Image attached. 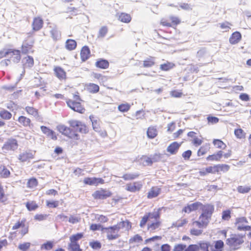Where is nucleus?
Instances as JSON below:
<instances>
[{
	"instance_id": "1",
	"label": "nucleus",
	"mask_w": 251,
	"mask_h": 251,
	"mask_svg": "<svg viewBox=\"0 0 251 251\" xmlns=\"http://www.w3.org/2000/svg\"><path fill=\"white\" fill-rule=\"evenodd\" d=\"M245 237V234H232L230 237L226 239V244L229 247L230 251L237 250L244 243Z\"/></svg>"
},
{
	"instance_id": "2",
	"label": "nucleus",
	"mask_w": 251,
	"mask_h": 251,
	"mask_svg": "<svg viewBox=\"0 0 251 251\" xmlns=\"http://www.w3.org/2000/svg\"><path fill=\"white\" fill-rule=\"evenodd\" d=\"M70 126L75 130L74 131L76 132H79L82 134H86L89 132L88 127L86 125L81 121L71 120L68 122Z\"/></svg>"
},
{
	"instance_id": "3",
	"label": "nucleus",
	"mask_w": 251,
	"mask_h": 251,
	"mask_svg": "<svg viewBox=\"0 0 251 251\" xmlns=\"http://www.w3.org/2000/svg\"><path fill=\"white\" fill-rule=\"evenodd\" d=\"M57 129L62 134L70 139L75 140H78L79 139V136L77 133L74 132L72 129L65 125H59L57 126Z\"/></svg>"
},
{
	"instance_id": "4",
	"label": "nucleus",
	"mask_w": 251,
	"mask_h": 251,
	"mask_svg": "<svg viewBox=\"0 0 251 251\" xmlns=\"http://www.w3.org/2000/svg\"><path fill=\"white\" fill-rule=\"evenodd\" d=\"M102 231L105 232L107 233V238L109 240H112L118 238L119 236L118 234V227L116 225L110 226L107 227H102Z\"/></svg>"
},
{
	"instance_id": "5",
	"label": "nucleus",
	"mask_w": 251,
	"mask_h": 251,
	"mask_svg": "<svg viewBox=\"0 0 251 251\" xmlns=\"http://www.w3.org/2000/svg\"><path fill=\"white\" fill-rule=\"evenodd\" d=\"M244 223H248V221L246 217H242L237 218L236 220L235 225L237 229L239 231H250L251 230V226H245Z\"/></svg>"
},
{
	"instance_id": "6",
	"label": "nucleus",
	"mask_w": 251,
	"mask_h": 251,
	"mask_svg": "<svg viewBox=\"0 0 251 251\" xmlns=\"http://www.w3.org/2000/svg\"><path fill=\"white\" fill-rule=\"evenodd\" d=\"M18 141L16 139L10 138L7 140L2 147V149L4 151H14L18 149Z\"/></svg>"
},
{
	"instance_id": "7",
	"label": "nucleus",
	"mask_w": 251,
	"mask_h": 251,
	"mask_svg": "<svg viewBox=\"0 0 251 251\" xmlns=\"http://www.w3.org/2000/svg\"><path fill=\"white\" fill-rule=\"evenodd\" d=\"M112 193L109 190L101 189L100 190L96 191L93 194V197L95 199L104 200L111 197Z\"/></svg>"
},
{
	"instance_id": "8",
	"label": "nucleus",
	"mask_w": 251,
	"mask_h": 251,
	"mask_svg": "<svg viewBox=\"0 0 251 251\" xmlns=\"http://www.w3.org/2000/svg\"><path fill=\"white\" fill-rule=\"evenodd\" d=\"M67 103L68 106L74 111L80 113H83L85 111V109L82 106L79 102L69 100Z\"/></svg>"
},
{
	"instance_id": "9",
	"label": "nucleus",
	"mask_w": 251,
	"mask_h": 251,
	"mask_svg": "<svg viewBox=\"0 0 251 251\" xmlns=\"http://www.w3.org/2000/svg\"><path fill=\"white\" fill-rule=\"evenodd\" d=\"M83 182L86 185L97 186L99 184L104 183V181L101 178L85 177L83 180Z\"/></svg>"
},
{
	"instance_id": "10",
	"label": "nucleus",
	"mask_w": 251,
	"mask_h": 251,
	"mask_svg": "<svg viewBox=\"0 0 251 251\" xmlns=\"http://www.w3.org/2000/svg\"><path fill=\"white\" fill-rule=\"evenodd\" d=\"M201 205L202 203L201 202L197 201L193 203L188 204L186 206H185L183 208L182 211L185 213H189L192 211H196L199 208H200Z\"/></svg>"
},
{
	"instance_id": "11",
	"label": "nucleus",
	"mask_w": 251,
	"mask_h": 251,
	"mask_svg": "<svg viewBox=\"0 0 251 251\" xmlns=\"http://www.w3.org/2000/svg\"><path fill=\"white\" fill-rule=\"evenodd\" d=\"M200 209L202 210V214H204V215L212 217L214 211V206L213 205L210 204L205 205L202 204Z\"/></svg>"
},
{
	"instance_id": "12",
	"label": "nucleus",
	"mask_w": 251,
	"mask_h": 251,
	"mask_svg": "<svg viewBox=\"0 0 251 251\" xmlns=\"http://www.w3.org/2000/svg\"><path fill=\"white\" fill-rule=\"evenodd\" d=\"M40 128L42 132L46 134L48 137H50L54 140H57V136L53 130L44 126H41Z\"/></svg>"
},
{
	"instance_id": "13",
	"label": "nucleus",
	"mask_w": 251,
	"mask_h": 251,
	"mask_svg": "<svg viewBox=\"0 0 251 251\" xmlns=\"http://www.w3.org/2000/svg\"><path fill=\"white\" fill-rule=\"evenodd\" d=\"M181 146L180 143L175 141L171 143L167 148V151L170 153L171 154H176L179 147Z\"/></svg>"
},
{
	"instance_id": "14",
	"label": "nucleus",
	"mask_w": 251,
	"mask_h": 251,
	"mask_svg": "<svg viewBox=\"0 0 251 251\" xmlns=\"http://www.w3.org/2000/svg\"><path fill=\"white\" fill-rule=\"evenodd\" d=\"M242 35L240 32L235 31L233 32L229 38V42L232 45L237 44L241 40Z\"/></svg>"
},
{
	"instance_id": "15",
	"label": "nucleus",
	"mask_w": 251,
	"mask_h": 251,
	"mask_svg": "<svg viewBox=\"0 0 251 251\" xmlns=\"http://www.w3.org/2000/svg\"><path fill=\"white\" fill-rule=\"evenodd\" d=\"M90 50L89 47L87 46H85L82 47L81 52L80 56L82 61H85L90 57Z\"/></svg>"
},
{
	"instance_id": "16",
	"label": "nucleus",
	"mask_w": 251,
	"mask_h": 251,
	"mask_svg": "<svg viewBox=\"0 0 251 251\" xmlns=\"http://www.w3.org/2000/svg\"><path fill=\"white\" fill-rule=\"evenodd\" d=\"M43 21L42 19L39 17L35 18L32 23L33 29L35 31L40 30L43 26Z\"/></svg>"
},
{
	"instance_id": "17",
	"label": "nucleus",
	"mask_w": 251,
	"mask_h": 251,
	"mask_svg": "<svg viewBox=\"0 0 251 251\" xmlns=\"http://www.w3.org/2000/svg\"><path fill=\"white\" fill-rule=\"evenodd\" d=\"M33 158V154L30 152L25 151L19 155L18 159L21 162H24Z\"/></svg>"
},
{
	"instance_id": "18",
	"label": "nucleus",
	"mask_w": 251,
	"mask_h": 251,
	"mask_svg": "<svg viewBox=\"0 0 251 251\" xmlns=\"http://www.w3.org/2000/svg\"><path fill=\"white\" fill-rule=\"evenodd\" d=\"M223 155V151H219L217 153H215L212 155H209L206 157V160L207 161H220L221 158Z\"/></svg>"
},
{
	"instance_id": "19",
	"label": "nucleus",
	"mask_w": 251,
	"mask_h": 251,
	"mask_svg": "<svg viewBox=\"0 0 251 251\" xmlns=\"http://www.w3.org/2000/svg\"><path fill=\"white\" fill-rule=\"evenodd\" d=\"M198 247V251H211L210 248L211 245L207 242H201L197 244Z\"/></svg>"
},
{
	"instance_id": "20",
	"label": "nucleus",
	"mask_w": 251,
	"mask_h": 251,
	"mask_svg": "<svg viewBox=\"0 0 251 251\" xmlns=\"http://www.w3.org/2000/svg\"><path fill=\"white\" fill-rule=\"evenodd\" d=\"M224 246V242L220 240L215 242L214 246L211 245L210 249L211 251H222Z\"/></svg>"
},
{
	"instance_id": "21",
	"label": "nucleus",
	"mask_w": 251,
	"mask_h": 251,
	"mask_svg": "<svg viewBox=\"0 0 251 251\" xmlns=\"http://www.w3.org/2000/svg\"><path fill=\"white\" fill-rule=\"evenodd\" d=\"M24 68L25 67L31 68L34 65V60L32 56L27 55L23 59Z\"/></svg>"
},
{
	"instance_id": "22",
	"label": "nucleus",
	"mask_w": 251,
	"mask_h": 251,
	"mask_svg": "<svg viewBox=\"0 0 251 251\" xmlns=\"http://www.w3.org/2000/svg\"><path fill=\"white\" fill-rule=\"evenodd\" d=\"M142 187V185L138 182H134L133 184H128L126 185V190L128 191L135 192L139 191Z\"/></svg>"
},
{
	"instance_id": "23",
	"label": "nucleus",
	"mask_w": 251,
	"mask_h": 251,
	"mask_svg": "<svg viewBox=\"0 0 251 251\" xmlns=\"http://www.w3.org/2000/svg\"><path fill=\"white\" fill-rule=\"evenodd\" d=\"M20 50H18L12 49V52L10 55L13 58L12 60L14 63H18L21 58Z\"/></svg>"
},
{
	"instance_id": "24",
	"label": "nucleus",
	"mask_w": 251,
	"mask_h": 251,
	"mask_svg": "<svg viewBox=\"0 0 251 251\" xmlns=\"http://www.w3.org/2000/svg\"><path fill=\"white\" fill-rule=\"evenodd\" d=\"M108 61L104 59H100L96 62V66L98 68L105 69L109 67Z\"/></svg>"
},
{
	"instance_id": "25",
	"label": "nucleus",
	"mask_w": 251,
	"mask_h": 251,
	"mask_svg": "<svg viewBox=\"0 0 251 251\" xmlns=\"http://www.w3.org/2000/svg\"><path fill=\"white\" fill-rule=\"evenodd\" d=\"M161 192V189L158 187H152L148 193V198L152 199L156 197Z\"/></svg>"
},
{
	"instance_id": "26",
	"label": "nucleus",
	"mask_w": 251,
	"mask_h": 251,
	"mask_svg": "<svg viewBox=\"0 0 251 251\" xmlns=\"http://www.w3.org/2000/svg\"><path fill=\"white\" fill-rule=\"evenodd\" d=\"M155 57L150 56L143 61V67L150 68L155 64Z\"/></svg>"
},
{
	"instance_id": "27",
	"label": "nucleus",
	"mask_w": 251,
	"mask_h": 251,
	"mask_svg": "<svg viewBox=\"0 0 251 251\" xmlns=\"http://www.w3.org/2000/svg\"><path fill=\"white\" fill-rule=\"evenodd\" d=\"M54 71L56 76L60 79L65 78L66 73L62 68L56 67L54 68Z\"/></svg>"
},
{
	"instance_id": "28",
	"label": "nucleus",
	"mask_w": 251,
	"mask_h": 251,
	"mask_svg": "<svg viewBox=\"0 0 251 251\" xmlns=\"http://www.w3.org/2000/svg\"><path fill=\"white\" fill-rule=\"evenodd\" d=\"M65 47L68 50H74L76 48V42L73 39H67L66 41Z\"/></svg>"
},
{
	"instance_id": "29",
	"label": "nucleus",
	"mask_w": 251,
	"mask_h": 251,
	"mask_svg": "<svg viewBox=\"0 0 251 251\" xmlns=\"http://www.w3.org/2000/svg\"><path fill=\"white\" fill-rule=\"evenodd\" d=\"M118 19L122 22L128 23L130 22L131 18L129 14L125 13H122L119 16Z\"/></svg>"
},
{
	"instance_id": "30",
	"label": "nucleus",
	"mask_w": 251,
	"mask_h": 251,
	"mask_svg": "<svg viewBox=\"0 0 251 251\" xmlns=\"http://www.w3.org/2000/svg\"><path fill=\"white\" fill-rule=\"evenodd\" d=\"M116 226L118 227L119 230L122 228H125V230H128L131 227L130 223L127 220L125 221H122L116 225Z\"/></svg>"
},
{
	"instance_id": "31",
	"label": "nucleus",
	"mask_w": 251,
	"mask_h": 251,
	"mask_svg": "<svg viewBox=\"0 0 251 251\" xmlns=\"http://www.w3.org/2000/svg\"><path fill=\"white\" fill-rule=\"evenodd\" d=\"M147 134L149 138L153 139L157 135V130L153 127H149L147 130Z\"/></svg>"
},
{
	"instance_id": "32",
	"label": "nucleus",
	"mask_w": 251,
	"mask_h": 251,
	"mask_svg": "<svg viewBox=\"0 0 251 251\" xmlns=\"http://www.w3.org/2000/svg\"><path fill=\"white\" fill-rule=\"evenodd\" d=\"M19 122L22 124L24 126H30L31 121L29 118L24 116H21L18 118Z\"/></svg>"
},
{
	"instance_id": "33",
	"label": "nucleus",
	"mask_w": 251,
	"mask_h": 251,
	"mask_svg": "<svg viewBox=\"0 0 251 251\" xmlns=\"http://www.w3.org/2000/svg\"><path fill=\"white\" fill-rule=\"evenodd\" d=\"M139 176L138 173H127L126 174L122 177L125 180H131L137 178Z\"/></svg>"
},
{
	"instance_id": "34",
	"label": "nucleus",
	"mask_w": 251,
	"mask_h": 251,
	"mask_svg": "<svg viewBox=\"0 0 251 251\" xmlns=\"http://www.w3.org/2000/svg\"><path fill=\"white\" fill-rule=\"evenodd\" d=\"M10 175V172L5 166L1 165L0 166V175L3 178H7L9 177Z\"/></svg>"
},
{
	"instance_id": "35",
	"label": "nucleus",
	"mask_w": 251,
	"mask_h": 251,
	"mask_svg": "<svg viewBox=\"0 0 251 251\" xmlns=\"http://www.w3.org/2000/svg\"><path fill=\"white\" fill-rule=\"evenodd\" d=\"M87 90L91 93H96L99 92L100 87L99 86L94 83H90L87 86Z\"/></svg>"
},
{
	"instance_id": "36",
	"label": "nucleus",
	"mask_w": 251,
	"mask_h": 251,
	"mask_svg": "<svg viewBox=\"0 0 251 251\" xmlns=\"http://www.w3.org/2000/svg\"><path fill=\"white\" fill-rule=\"evenodd\" d=\"M83 237V233H77L72 235L70 237V242L75 243H78L77 241Z\"/></svg>"
},
{
	"instance_id": "37",
	"label": "nucleus",
	"mask_w": 251,
	"mask_h": 251,
	"mask_svg": "<svg viewBox=\"0 0 251 251\" xmlns=\"http://www.w3.org/2000/svg\"><path fill=\"white\" fill-rule=\"evenodd\" d=\"M32 49V45L25 42L22 46V52L23 54H27Z\"/></svg>"
},
{
	"instance_id": "38",
	"label": "nucleus",
	"mask_w": 251,
	"mask_h": 251,
	"mask_svg": "<svg viewBox=\"0 0 251 251\" xmlns=\"http://www.w3.org/2000/svg\"><path fill=\"white\" fill-rule=\"evenodd\" d=\"M68 249L70 251H81L78 243L71 242L69 244Z\"/></svg>"
},
{
	"instance_id": "39",
	"label": "nucleus",
	"mask_w": 251,
	"mask_h": 251,
	"mask_svg": "<svg viewBox=\"0 0 251 251\" xmlns=\"http://www.w3.org/2000/svg\"><path fill=\"white\" fill-rule=\"evenodd\" d=\"M25 110L28 114L33 115L34 117H37L38 116V110L33 107L26 106Z\"/></svg>"
},
{
	"instance_id": "40",
	"label": "nucleus",
	"mask_w": 251,
	"mask_h": 251,
	"mask_svg": "<svg viewBox=\"0 0 251 251\" xmlns=\"http://www.w3.org/2000/svg\"><path fill=\"white\" fill-rule=\"evenodd\" d=\"M213 143L217 148L225 149L226 147V144L220 139H214Z\"/></svg>"
},
{
	"instance_id": "41",
	"label": "nucleus",
	"mask_w": 251,
	"mask_h": 251,
	"mask_svg": "<svg viewBox=\"0 0 251 251\" xmlns=\"http://www.w3.org/2000/svg\"><path fill=\"white\" fill-rule=\"evenodd\" d=\"M50 33L53 40L56 41L60 37V32L56 28L52 29Z\"/></svg>"
},
{
	"instance_id": "42",
	"label": "nucleus",
	"mask_w": 251,
	"mask_h": 251,
	"mask_svg": "<svg viewBox=\"0 0 251 251\" xmlns=\"http://www.w3.org/2000/svg\"><path fill=\"white\" fill-rule=\"evenodd\" d=\"M211 219V217L201 213L199 217V220H201L202 224H206L207 226Z\"/></svg>"
},
{
	"instance_id": "43",
	"label": "nucleus",
	"mask_w": 251,
	"mask_h": 251,
	"mask_svg": "<svg viewBox=\"0 0 251 251\" xmlns=\"http://www.w3.org/2000/svg\"><path fill=\"white\" fill-rule=\"evenodd\" d=\"M169 5L171 6H175L178 9H179L178 7H180L182 9L186 10H191L192 9V5L186 3H181L180 4H179V6L174 5L173 4H169Z\"/></svg>"
},
{
	"instance_id": "44",
	"label": "nucleus",
	"mask_w": 251,
	"mask_h": 251,
	"mask_svg": "<svg viewBox=\"0 0 251 251\" xmlns=\"http://www.w3.org/2000/svg\"><path fill=\"white\" fill-rule=\"evenodd\" d=\"M0 117L5 120H9L12 117V114L9 111L6 110H3L0 111Z\"/></svg>"
},
{
	"instance_id": "45",
	"label": "nucleus",
	"mask_w": 251,
	"mask_h": 251,
	"mask_svg": "<svg viewBox=\"0 0 251 251\" xmlns=\"http://www.w3.org/2000/svg\"><path fill=\"white\" fill-rule=\"evenodd\" d=\"M174 66V64L168 62L166 63L161 64L160 66V69L162 71H167L172 69Z\"/></svg>"
},
{
	"instance_id": "46",
	"label": "nucleus",
	"mask_w": 251,
	"mask_h": 251,
	"mask_svg": "<svg viewBox=\"0 0 251 251\" xmlns=\"http://www.w3.org/2000/svg\"><path fill=\"white\" fill-rule=\"evenodd\" d=\"M53 242L50 241H47L44 243L41 246V250H45L47 251L50 250L53 248Z\"/></svg>"
},
{
	"instance_id": "47",
	"label": "nucleus",
	"mask_w": 251,
	"mask_h": 251,
	"mask_svg": "<svg viewBox=\"0 0 251 251\" xmlns=\"http://www.w3.org/2000/svg\"><path fill=\"white\" fill-rule=\"evenodd\" d=\"M218 173L220 172H226L229 169V166L226 164H218L216 165Z\"/></svg>"
},
{
	"instance_id": "48",
	"label": "nucleus",
	"mask_w": 251,
	"mask_h": 251,
	"mask_svg": "<svg viewBox=\"0 0 251 251\" xmlns=\"http://www.w3.org/2000/svg\"><path fill=\"white\" fill-rule=\"evenodd\" d=\"M108 32V28L106 26H102L99 30L98 37L103 38Z\"/></svg>"
},
{
	"instance_id": "49",
	"label": "nucleus",
	"mask_w": 251,
	"mask_h": 251,
	"mask_svg": "<svg viewBox=\"0 0 251 251\" xmlns=\"http://www.w3.org/2000/svg\"><path fill=\"white\" fill-rule=\"evenodd\" d=\"M38 184V181L36 178L32 177L30 178L27 183V186L29 188H33L35 187Z\"/></svg>"
},
{
	"instance_id": "50",
	"label": "nucleus",
	"mask_w": 251,
	"mask_h": 251,
	"mask_svg": "<svg viewBox=\"0 0 251 251\" xmlns=\"http://www.w3.org/2000/svg\"><path fill=\"white\" fill-rule=\"evenodd\" d=\"M26 207L29 211H33L38 207V205L34 201L27 202Z\"/></svg>"
},
{
	"instance_id": "51",
	"label": "nucleus",
	"mask_w": 251,
	"mask_h": 251,
	"mask_svg": "<svg viewBox=\"0 0 251 251\" xmlns=\"http://www.w3.org/2000/svg\"><path fill=\"white\" fill-rule=\"evenodd\" d=\"M251 190V187L250 186H239L237 187L238 192L242 194L247 193L249 192Z\"/></svg>"
},
{
	"instance_id": "52",
	"label": "nucleus",
	"mask_w": 251,
	"mask_h": 251,
	"mask_svg": "<svg viewBox=\"0 0 251 251\" xmlns=\"http://www.w3.org/2000/svg\"><path fill=\"white\" fill-rule=\"evenodd\" d=\"M147 216L148 217L149 219H154L157 220L159 218L160 213L159 210L156 211H154L153 212H149L146 214Z\"/></svg>"
},
{
	"instance_id": "53",
	"label": "nucleus",
	"mask_w": 251,
	"mask_h": 251,
	"mask_svg": "<svg viewBox=\"0 0 251 251\" xmlns=\"http://www.w3.org/2000/svg\"><path fill=\"white\" fill-rule=\"evenodd\" d=\"M130 105L128 103L121 104L118 106V110L122 112H126L129 110Z\"/></svg>"
},
{
	"instance_id": "54",
	"label": "nucleus",
	"mask_w": 251,
	"mask_h": 251,
	"mask_svg": "<svg viewBox=\"0 0 251 251\" xmlns=\"http://www.w3.org/2000/svg\"><path fill=\"white\" fill-rule=\"evenodd\" d=\"M90 246L94 250H98L101 248V243L98 241H93L90 242Z\"/></svg>"
},
{
	"instance_id": "55",
	"label": "nucleus",
	"mask_w": 251,
	"mask_h": 251,
	"mask_svg": "<svg viewBox=\"0 0 251 251\" xmlns=\"http://www.w3.org/2000/svg\"><path fill=\"white\" fill-rule=\"evenodd\" d=\"M12 49H4L0 51V59L4 57H6L8 55H10L11 54Z\"/></svg>"
},
{
	"instance_id": "56",
	"label": "nucleus",
	"mask_w": 251,
	"mask_h": 251,
	"mask_svg": "<svg viewBox=\"0 0 251 251\" xmlns=\"http://www.w3.org/2000/svg\"><path fill=\"white\" fill-rule=\"evenodd\" d=\"M59 205L58 201H47L46 205L50 208H56Z\"/></svg>"
},
{
	"instance_id": "57",
	"label": "nucleus",
	"mask_w": 251,
	"mask_h": 251,
	"mask_svg": "<svg viewBox=\"0 0 251 251\" xmlns=\"http://www.w3.org/2000/svg\"><path fill=\"white\" fill-rule=\"evenodd\" d=\"M143 240L142 237L139 234L135 235L133 237L129 239V243H139Z\"/></svg>"
},
{
	"instance_id": "58",
	"label": "nucleus",
	"mask_w": 251,
	"mask_h": 251,
	"mask_svg": "<svg viewBox=\"0 0 251 251\" xmlns=\"http://www.w3.org/2000/svg\"><path fill=\"white\" fill-rule=\"evenodd\" d=\"M89 118L92 122V126L94 130L96 131H99L100 127L99 125L97 123V121L93 120V118H94V117L92 115L90 116Z\"/></svg>"
},
{
	"instance_id": "59",
	"label": "nucleus",
	"mask_w": 251,
	"mask_h": 251,
	"mask_svg": "<svg viewBox=\"0 0 251 251\" xmlns=\"http://www.w3.org/2000/svg\"><path fill=\"white\" fill-rule=\"evenodd\" d=\"M163 156V155L162 154L155 153L151 156L152 159L151 160L152 161L153 163L159 162L161 160Z\"/></svg>"
},
{
	"instance_id": "60",
	"label": "nucleus",
	"mask_w": 251,
	"mask_h": 251,
	"mask_svg": "<svg viewBox=\"0 0 251 251\" xmlns=\"http://www.w3.org/2000/svg\"><path fill=\"white\" fill-rule=\"evenodd\" d=\"M235 136L239 139H241L244 137V132L241 128L236 129L234 130Z\"/></svg>"
},
{
	"instance_id": "61",
	"label": "nucleus",
	"mask_w": 251,
	"mask_h": 251,
	"mask_svg": "<svg viewBox=\"0 0 251 251\" xmlns=\"http://www.w3.org/2000/svg\"><path fill=\"white\" fill-rule=\"evenodd\" d=\"M30 246V243L29 242H26L23 244H21L19 245V249L23 251H27Z\"/></svg>"
},
{
	"instance_id": "62",
	"label": "nucleus",
	"mask_w": 251,
	"mask_h": 251,
	"mask_svg": "<svg viewBox=\"0 0 251 251\" xmlns=\"http://www.w3.org/2000/svg\"><path fill=\"white\" fill-rule=\"evenodd\" d=\"M231 212L229 210H225L222 213V219L224 220H228L230 217Z\"/></svg>"
},
{
	"instance_id": "63",
	"label": "nucleus",
	"mask_w": 251,
	"mask_h": 251,
	"mask_svg": "<svg viewBox=\"0 0 251 251\" xmlns=\"http://www.w3.org/2000/svg\"><path fill=\"white\" fill-rule=\"evenodd\" d=\"M186 245L184 244H179L175 245L173 251H184Z\"/></svg>"
},
{
	"instance_id": "64",
	"label": "nucleus",
	"mask_w": 251,
	"mask_h": 251,
	"mask_svg": "<svg viewBox=\"0 0 251 251\" xmlns=\"http://www.w3.org/2000/svg\"><path fill=\"white\" fill-rule=\"evenodd\" d=\"M184 251H198V247L197 244L190 245L187 248L185 249Z\"/></svg>"
}]
</instances>
